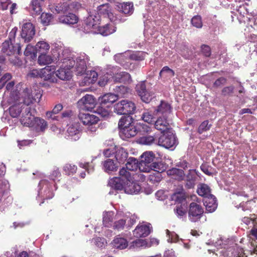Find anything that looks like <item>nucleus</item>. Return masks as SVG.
Returning <instances> with one entry per match:
<instances>
[{"instance_id": "nucleus-1", "label": "nucleus", "mask_w": 257, "mask_h": 257, "mask_svg": "<svg viewBox=\"0 0 257 257\" xmlns=\"http://www.w3.org/2000/svg\"><path fill=\"white\" fill-rule=\"evenodd\" d=\"M42 96L40 92H36L34 96L31 90L25 88L23 91V102L16 103L9 108V113L13 117H17L22 110H24L27 105H31L34 101H39Z\"/></svg>"}, {"instance_id": "nucleus-2", "label": "nucleus", "mask_w": 257, "mask_h": 257, "mask_svg": "<svg viewBox=\"0 0 257 257\" xmlns=\"http://www.w3.org/2000/svg\"><path fill=\"white\" fill-rule=\"evenodd\" d=\"M16 33V31L13 29L9 34L8 39L6 40L2 44L1 52L7 56L22 54L21 44L15 43Z\"/></svg>"}, {"instance_id": "nucleus-3", "label": "nucleus", "mask_w": 257, "mask_h": 257, "mask_svg": "<svg viewBox=\"0 0 257 257\" xmlns=\"http://www.w3.org/2000/svg\"><path fill=\"white\" fill-rule=\"evenodd\" d=\"M151 131L150 127L147 124L141 123L133 122L131 125L127 126L119 131L120 137L125 140L136 136L139 133H148Z\"/></svg>"}, {"instance_id": "nucleus-4", "label": "nucleus", "mask_w": 257, "mask_h": 257, "mask_svg": "<svg viewBox=\"0 0 257 257\" xmlns=\"http://www.w3.org/2000/svg\"><path fill=\"white\" fill-rule=\"evenodd\" d=\"M78 118L84 125L88 126V132L91 134L96 132L97 130L96 125L99 121L98 117L89 113L80 112L78 114Z\"/></svg>"}, {"instance_id": "nucleus-5", "label": "nucleus", "mask_w": 257, "mask_h": 257, "mask_svg": "<svg viewBox=\"0 0 257 257\" xmlns=\"http://www.w3.org/2000/svg\"><path fill=\"white\" fill-rule=\"evenodd\" d=\"M136 109L135 103L127 100H122L114 106V111L120 115H130L135 113Z\"/></svg>"}, {"instance_id": "nucleus-6", "label": "nucleus", "mask_w": 257, "mask_h": 257, "mask_svg": "<svg viewBox=\"0 0 257 257\" xmlns=\"http://www.w3.org/2000/svg\"><path fill=\"white\" fill-rule=\"evenodd\" d=\"M204 213V208L200 204L192 202L188 208V218L193 222H196L200 220Z\"/></svg>"}, {"instance_id": "nucleus-7", "label": "nucleus", "mask_w": 257, "mask_h": 257, "mask_svg": "<svg viewBox=\"0 0 257 257\" xmlns=\"http://www.w3.org/2000/svg\"><path fill=\"white\" fill-rule=\"evenodd\" d=\"M101 22V19L96 13L90 14L84 21L83 29L87 33L95 32V30L97 29Z\"/></svg>"}, {"instance_id": "nucleus-8", "label": "nucleus", "mask_w": 257, "mask_h": 257, "mask_svg": "<svg viewBox=\"0 0 257 257\" xmlns=\"http://www.w3.org/2000/svg\"><path fill=\"white\" fill-rule=\"evenodd\" d=\"M160 146L169 149L175 147L177 144V138L175 135L170 132L163 134L157 141Z\"/></svg>"}, {"instance_id": "nucleus-9", "label": "nucleus", "mask_w": 257, "mask_h": 257, "mask_svg": "<svg viewBox=\"0 0 257 257\" xmlns=\"http://www.w3.org/2000/svg\"><path fill=\"white\" fill-rule=\"evenodd\" d=\"M142 160L139 164V170L143 172H150L151 168L150 164L155 158V155L152 152H144L141 156Z\"/></svg>"}, {"instance_id": "nucleus-10", "label": "nucleus", "mask_w": 257, "mask_h": 257, "mask_svg": "<svg viewBox=\"0 0 257 257\" xmlns=\"http://www.w3.org/2000/svg\"><path fill=\"white\" fill-rule=\"evenodd\" d=\"M111 11L112 9L109 4H102L97 7L96 15L100 17L101 21L109 20L111 22H114L116 19Z\"/></svg>"}, {"instance_id": "nucleus-11", "label": "nucleus", "mask_w": 257, "mask_h": 257, "mask_svg": "<svg viewBox=\"0 0 257 257\" xmlns=\"http://www.w3.org/2000/svg\"><path fill=\"white\" fill-rule=\"evenodd\" d=\"M35 28L32 23L28 22L23 25L21 36L24 42H31L35 35Z\"/></svg>"}, {"instance_id": "nucleus-12", "label": "nucleus", "mask_w": 257, "mask_h": 257, "mask_svg": "<svg viewBox=\"0 0 257 257\" xmlns=\"http://www.w3.org/2000/svg\"><path fill=\"white\" fill-rule=\"evenodd\" d=\"M35 118L34 115L32 114V108L30 105H27L22 113L20 122L24 126L31 127L33 124V120Z\"/></svg>"}, {"instance_id": "nucleus-13", "label": "nucleus", "mask_w": 257, "mask_h": 257, "mask_svg": "<svg viewBox=\"0 0 257 257\" xmlns=\"http://www.w3.org/2000/svg\"><path fill=\"white\" fill-rule=\"evenodd\" d=\"M56 67L54 65H47L45 68L40 69L41 78L45 80L49 81L51 82L56 81V78L55 77Z\"/></svg>"}, {"instance_id": "nucleus-14", "label": "nucleus", "mask_w": 257, "mask_h": 257, "mask_svg": "<svg viewBox=\"0 0 257 257\" xmlns=\"http://www.w3.org/2000/svg\"><path fill=\"white\" fill-rule=\"evenodd\" d=\"M42 189H44L43 197L44 200L50 199L54 196L52 185L47 180H41L39 184Z\"/></svg>"}, {"instance_id": "nucleus-15", "label": "nucleus", "mask_w": 257, "mask_h": 257, "mask_svg": "<svg viewBox=\"0 0 257 257\" xmlns=\"http://www.w3.org/2000/svg\"><path fill=\"white\" fill-rule=\"evenodd\" d=\"M78 103L83 105V109L91 111L95 107L96 100L92 95L86 94L78 101Z\"/></svg>"}, {"instance_id": "nucleus-16", "label": "nucleus", "mask_w": 257, "mask_h": 257, "mask_svg": "<svg viewBox=\"0 0 257 257\" xmlns=\"http://www.w3.org/2000/svg\"><path fill=\"white\" fill-rule=\"evenodd\" d=\"M155 127L161 131V133H164L165 131L170 129V125L167 119V117L163 116L158 118L155 123Z\"/></svg>"}, {"instance_id": "nucleus-17", "label": "nucleus", "mask_w": 257, "mask_h": 257, "mask_svg": "<svg viewBox=\"0 0 257 257\" xmlns=\"http://www.w3.org/2000/svg\"><path fill=\"white\" fill-rule=\"evenodd\" d=\"M186 198V192L182 187L177 189L171 196L172 200L178 203H182L185 201Z\"/></svg>"}, {"instance_id": "nucleus-18", "label": "nucleus", "mask_w": 257, "mask_h": 257, "mask_svg": "<svg viewBox=\"0 0 257 257\" xmlns=\"http://www.w3.org/2000/svg\"><path fill=\"white\" fill-rule=\"evenodd\" d=\"M150 233L149 227L146 225H138L133 231L134 236L137 238L146 237Z\"/></svg>"}, {"instance_id": "nucleus-19", "label": "nucleus", "mask_w": 257, "mask_h": 257, "mask_svg": "<svg viewBox=\"0 0 257 257\" xmlns=\"http://www.w3.org/2000/svg\"><path fill=\"white\" fill-rule=\"evenodd\" d=\"M78 18L73 13H68L59 17V21L67 25H73L77 23Z\"/></svg>"}, {"instance_id": "nucleus-20", "label": "nucleus", "mask_w": 257, "mask_h": 257, "mask_svg": "<svg viewBox=\"0 0 257 257\" xmlns=\"http://www.w3.org/2000/svg\"><path fill=\"white\" fill-rule=\"evenodd\" d=\"M197 179V173L195 170H189L186 176V187L188 188H193L195 185Z\"/></svg>"}, {"instance_id": "nucleus-21", "label": "nucleus", "mask_w": 257, "mask_h": 257, "mask_svg": "<svg viewBox=\"0 0 257 257\" xmlns=\"http://www.w3.org/2000/svg\"><path fill=\"white\" fill-rule=\"evenodd\" d=\"M116 28L110 24H106L103 26H99L97 33L103 36H108L115 32Z\"/></svg>"}, {"instance_id": "nucleus-22", "label": "nucleus", "mask_w": 257, "mask_h": 257, "mask_svg": "<svg viewBox=\"0 0 257 257\" xmlns=\"http://www.w3.org/2000/svg\"><path fill=\"white\" fill-rule=\"evenodd\" d=\"M172 110L171 105L165 101H161L159 105L158 106L156 111L157 113L162 114L163 116L167 117Z\"/></svg>"}, {"instance_id": "nucleus-23", "label": "nucleus", "mask_w": 257, "mask_h": 257, "mask_svg": "<svg viewBox=\"0 0 257 257\" xmlns=\"http://www.w3.org/2000/svg\"><path fill=\"white\" fill-rule=\"evenodd\" d=\"M141 189V186L137 183L132 181L126 182L124 187V191L127 194H137Z\"/></svg>"}, {"instance_id": "nucleus-24", "label": "nucleus", "mask_w": 257, "mask_h": 257, "mask_svg": "<svg viewBox=\"0 0 257 257\" xmlns=\"http://www.w3.org/2000/svg\"><path fill=\"white\" fill-rule=\"evenodd\" d=\"M115 82L129 83L132 81L131 75L126 72H120L115 74L113 77Z\"/></svg>"}, {"instance_id": "nucleus-25", "label": "nucleus", "mask_w": 257, "mask_h": 257, "mask_svg": "<svg viewBox=\"0 0 257 257\" xmlns=\"http://www.w3.org/2000/svg\"><path fill=\"white\" fill-rule=\"evenodd\" d=\"M31 127H34L37 131L44 132L48 127V124L44 119L35 117L33 120V124Z\"/></svg>"}, {"instance_id": "nucleus-26", "label": "nucleus", "mask_w": 257, "mask_h": 257, "mask_svg": "<svg viewBox=\"0 0 257 257\" xmlns=\"http://www.w3.org/2000/svg\"><path fill=\"white\" fill-rule=\"evenodd\" d=\"M197 192L198 194L207 199L211 197V199L214 197V195L211 194V189L210 187L206 184H201L198 187Z\"/></svg>"}, {"instance_id": "nucleus-27", "label": "nucleus", "mask_w": 257, "mask_h": 257, "mask_svg": "<svg viewBox=\"0 0 257 257\" xmlns=\"http://www.w3.org/2000/svg\"><path fill=\"white\" fill-rule=\"evenodd\" d=\"M128 155L125 149L119 148L115 151V158L119 164H123L128 159Z\"/></svg>"}, {"instance_id": "nucleus-28", "label": "nucleus", "mask_w": 257, "mask_h": 257, "mask_svg": "<svg viewBox=\"0 0 257 257\" xmlns=\"http://www.w3.org/2000/svg\"><path fill=\"white\" fill-rule=\"evenodd\" d=\"M126 182L121 179V178L114 177L109 181L110 186L116 190H124Z\"/></svg>"}, {"instance_id": "nucleus-29", "label": "nucleus", "mask_w": 257, "mask_h": 257, "mask_svg": "<svg viewBox=\"0 0 257 257\" xmlns=\"http://www.w3.org/2000/svg\"><path fill=\"white\" fill-rule=\"evenodd\" d=\"M117 168L118 166L112 159H107L103 163V168L104 171L108 173L116 171Z\"/></svg>"}, {"instance_id": "nucleus-30", "label": "nucleus", "mask_w": 257, "mask_h": 257, "mask_svg": "<svg viewBox=\"0 0 257 257\" xmlns=\"http://www.w3.org/2000/svg\"><path fill=\"white\" fill-rule=\"evenodd\" d=\"M175 75V72L168 66H164L159 73V77L164 80H170Z\"/></svg>"}, {"instance_id": "nucleus-31", "label": "nucleus", "mask_w": 257, "mask_h": 257, "mask_svg": "<svg viewBox=\"0 0 257 257\" xmlns=\"http://www.w3.org/2000/svg\"><path fill=\"white\" fill-rule=\"evenodd\" d=\"M117 98L116 95L113 93L105 94L101 97V104L107 105V106H109L114 102Z\"/></svg>"}, {"instance_id": "nucleus-32", "label": "nucleus", "mask_w": 257, "mask_h": 257, "mask_svg": "<svg viewBox=\"0 0 257 257\" xmlns=\"http://www.w3.org/2000/svg\"><path fill=\"white\" fill-rule=\"evenodd\" d=\"M117 7L119 11L124 14L131 15L133 12V4L131 3L119 4Z\"/></svg>"}, {"instance_id": "nucleus-33", "label": "nucleus", "mask_w": 257, "mask_h": 257, "mask_svg": "<svg viewBox=\"0 0 257 257\" xmlns=\"http://www.w3.org/2000/svg\"><path fill=\"white\" fill-rule=\"evenodd\" d=\"M133 120L132 117L130 115H124V116H122L118 123V128L120 131H121L122 128L127 127V126L133 123L134 122Z\"/></svg>"}, {"instance_id": "nucleus-34", "label": "nucleus", "mask_w": 257, "mask_h": 257, "mask_svg": "<svg viewBox=\"0 0 257 257\" xmlns=\"http://www.w3.org/2000/svg\"><path fill=\"white\" fill-rule=\"evenodd\" d=\"M49 45L44 41H40L37 43L35 46V51L39 54L47 53L49 50Z\"/></svg>"}, {"instance_id": "nucleus-35", "label": "nucleus", "mask_w": 257, "mask_h": 257, "mask_svg": "<svg viewBox=\"0 0 257 257\" xmlns=\"http://www.w3.org/2000/svg\"><path fill=\"white\" fill-rule=\"evenodd\" d=\"M205 206L207 211L209 212H212L215 210L217 207V204L216 203V200L214 196L212 199L209 197L205 200Z\"/></svg>"}, {"instance_id": "nucleus-36", "label": "nucleus", "mask_w": 257, "mask_h": 257, "mask_svg": "<svg viewBox=\"0 0 257 257\" xmlns=\"http://www.w3.org/2000/svg\"><path fill=\"white\" fill-rule=\"evenodd\" d=\"M81 7V4L77 2H73L70 4L63 3L62 7V11H76Z\"/></svg>"}, {"instance_id": "nucleus-37", "label": "nucleus", "mask_w": 257, "mask_h": 257, "mask_svg": "<svg viewBox=\"0 0 257 257\" xmlns=\"http://www.w3.org/2000/svg\"><path fill=\"white\" fill-rule=\"evenodd\" d=\"M125 166L127 170L131 171H136L138 168L139 169V164H138V160L133 157L128 158Z\"/></svg>"}, {"instance_id": "nucleus-38", "label": "nucleus", "mask_w": 257, "mask_h": 257, "mask_svg": "<svg viewBox=\"0 0 257 257\" xmlns=\"http://www.w3.org/2000/svg\"><path fill=\"white\" fill-rule=\"evenodd\" d=\"M113 244L117 248L124 249L127 246L128 243L126 239L123 237H116L113 240Z\"/></svg>"}, {"instance_id": "nucleus-39", "label": "nucleus", "mask_w": 257, "mask_h": 257, "mask_svg": "<svg viewBox=\"0 0 257 257\" xmlns=\"http://www.w3.org/2000/svg\"><path fill=\"white\" fill-rule=\"evenodd\" d=\"M128 171L126 168H122L119 172V177L118 178H121V179L125 182L132 181V174Z\"/></svg>"}, {"instance_id": "nucleus-40", "label": "nucleus", "mask_w": 257, "mask_h": 257, "mask_svg": "<svg viewBox=\"0 0 257 257\" xmlns=\"http://www.w3.org/2000/svg\"><path fill=\"white\" fill-rule=\"evenodd\" d=\"M237 11L243 17L249 14L251 15L252 13L250 11V6L246 3L240 5L237 9Z\"/></svg>"}, {"instance_id": "nucleus-41", "label": "nucleus", "mask_w": 257, "mask_h": 257, "mask_svg": "<svg viewBox=\"0 0 257 257\" xmlns=\"http://www.w3.org/2000/svg\"><path fill=\"white\" fill-rule=\"evenodd\" d=\"M77 167L76 165L67 163L63 167V170L65 175L71 176L74 175L77 171Z\"/></svg>"}, {"instance_id": "nucleus-42", "label": "nucleus", "mask_w": 257, "mask_h": 257, "mask_svg": "<svg viewBox=\"0 0 257 257\" xmlns=\"http://www.w3.org/2000/svg\"><path fill=\"white\" fill-rule=\"evenodd\" d=\"M63 105L61 103L56 104L53 110L51 111H47L46 113V116L49 118H52L53 120H56L57 116H53V114L58 113L63 109Z\"/></svg>"}, {"instance_id": "nucleus-43", "label": "nucleus", "mask_w": 257, "mask_h": 257, "mask_svg": "<svg viewBox=\"0 0 257 257\" xmlns=\"http://www.w3.org/2000/svg\"><path fill=\"white\" fill-rule=\"evenodd\" d=\"M44 0H32L31 7L32 11L35 14H40L42 11V3Z\"/></svg>"}, {"instance_id": "nucleus-44", "label": "nucleus", "mask_w": 257, "mask_h": 257, "mask_svg": "<svg viewBox=\"0 0 257 257\" xmlns=\"http://www.w3.org/2000/svg\"><path fill=\"white\" fill-rule=\"evenodd\" d=\"M52 61V57L47 55L46 53L40 54L38 59V62L41 65H48L51 63Z\"/></svg>"}, {"instance_id": "nucleus-45", "label": "nucleus", "mask_w": 257, "mask_h": 257, "mask_svg": "<svg viewBox=\"0 0 257 257\" xmlns=\"http://www.w3.org/2000/svg\"><path fill=\"white\" fill-rule=\"evenodd\" d=\"M157 141L156 138L153 136H143L139 139V142L142 145H151Z\"/></svg>"}, {"instance_id": "nucleus-46", "label": "nucleus", "mask_w": 257, "mask_h": 257, "mask_svg": "<svg viewBox=\"0 0 257 257\" xmlns=\"http://www.w3.org/2000/svg\"><path fill=\"white\" fill-rule=\"evenodd\" d=\"M151 171L162 173L166 170L165 165L161 162H153L150 164Z\"/></svg>"}, {"instance_id": "nucleus-47", "label": "nucleus", "mask_w": 257, "mask_h": 257, "mask_svg": "<svg viewBox=\"0 0 257 257\" xmlns=\"http://www.w3.org/2000/svg\"><path fill=\"white\" fill-rule=\"evenodd\" d=\"M113 214L111 212H106L103 215V224L107 227H110L112 225Z\"/></svg>"}, {"instance_id": "nucleus-48", "label": "nucleus", "mask_w": 257, "mask_h": 257, "mask_svg": "<svg viewBox=\"0 0 257 257\" xmlns=\"http://www.w3.org/2000/svg\"><path fill=\"white\" fill-rule=\"evenodd\" d=\"M57 76L61 80H68L69 79L70 74L68 71H66L64 68H61L55 72V77Z\"/></svg>"}, {"instance_id": "nucleus-49", "label": "nucleus", "mask_w": 257, "mask_h": 257, "mask_svg": "<svg viewBox=\"0 0 257 257\" xmlns=\"http://www.w3.org/2000/svg\"><path fill=\"white\" fill-rule=\"evenodd\" d=\"M113 90L116 93L117 97L120 96H123L128 92V88L124 85L115 86L113 88Z\"/></svg>"}, {"instance_id": "nucleus-50", "label": "nucleus", "mask_w": 257, "mask_h": 257, "mask_svg": "<svg viewBox=\"0 0 257 257\" xmlns=\"http://www.w3.org/2000/svg\"><path fill=\"white\" fill-rule=\"evenodd\" d=\"M19 54H12V55H9V60L11 64L15 66H20L23 64V61L18 56Z\"/></svg>"}, {"instance_id": "nucleus-51", "label": "nucleus", "mask_w": 257, "mask_h": 257, "mask_svg": "<svg viewBox=\"0 0 257 257\" xmlns=\"http://www.w3.org/2000/svg\"><path fill=\"white\" fill-rule=\"evenodd\" d=\"M41 23L45 26L50 24L53 19V15L49 13H43L40 17Z\"/></svg>"}, {"instance_id": "nucleus-52", "label": "nucleus", "mask_w": 257, "mask_h": 257, "mask_svg": "<svg viewBox=\"0 0 257 257\" xmlns=\"http://www.w3.org/2000/svg\"><path fill=\"white\" fill-rule=\"evenodd\" d=\"M162 178L161 173L153 171V172L149 175V180L151 183L155 184L160 182L162 180Z\"/></svg>"}, {"instance_id": "nucleus-53", "label": "nucleus", "mask_w": 257, "mask_h": 257, "mask_svg": "<svg viewBox=\"0 0 257 257\" xmlns=\"http://www.w3.org/2000/svg\"><path fill=\"white\" fill-rule=\"evenodd\" d=\"M211 126V124L209 123L208 120H205L203 121L199 126L197 132L199 134H202L203 132L209 130Z\"/></svg>"}, {"instance_id": "nucleus-54", "label": "nucleus", "mask_w": 257, "mask_h": 257, "mask_svg": "<svg viewBox=\"0 0 257 257\" xmlns=\"http://www.w3.org/2000/svg\"><path fill=\"white\" fill-rule=\"evenodd\" d=\"M192 25L197 28H201L203 26L201 17L199 15L194 16L191 21Z\"/></svg>"}, {"instance_id": "nucleus-55", "label": "nucleus", "mask_w": 257, "mask_h": 257, "mask_svg": "<svg viewBox=\"0 0 257 257\" xmlns=\"http://www.w3.org/2000/svg\"><path fill=\"white\" fill-rule=\"evenodd\" d=\"M145 57V53L141 51H137L130 56V59L134 61H142L144 60Z\"/></svg>"}, {"instance_id": "nucleus-56", "label": "nucleus", "mask_w": 257, "mask_h": 257, "mask_svg": "<svg viewBox=\"0 0 257 257\" xmlns=\"http://www.w3.org/2000/svg\"><path fill=\"white\" fill-rule=\"evenodd\" d=\"M126 223V220L124 219H120L114 222L112 225L113 228L114 230H121L124 228V225Z\"/></svg>"}, {"instance_id": "nucleus-57", "label": "nucleus", "mask_w": 257, "mask_h": 257, "mask_svg": "<svg viewBox=\"0 0 257 257\" xmlns=\"http://www.w3.org/2000/svg\"><path fill=\"white\" fill-rule=\"evenodd\" d=\"M140 96L144 102L149 103L154 97V93L147 90L146 92L140 94Z\"/></svg>"}, {"instance_id": "nucleus-58", "label": "nucleus", "mask_w": 257, "mask_h": 257, "mask_svg": "<svg viewBox=\"0 0 257 257\" xmlns=\"http://www.w3.org/2000/svg\"><path fill=\"white\" fill-rule=\"evenodd\" d=\"M136 90L138 94L140 96V94L146 92L148 90L146 88V86L145 81H141L139 82L136 87Z\"/></svg>"}, {"instance_id": "nucleus-59", "label": "nucleus", "mask_w": 257, "mask_h": 257, "mask_svg": "<svg viewBox=\"0 0 257 257\" xmlns=\"http://www.w3.org/2000/svg\"><path fill=\"white\" fill-rule=\"evenodd\" d=\"M202 54L206 57H209L211 54V48L209 46L203 44L201 46Z\"/></svg>"}, {"instance_id": "nucleus-60", "label": "nucleus", "mask_w": 257, "mask_h": 257, "mask_svg": "<svg viewBox=\"0 0 257 257\" xmlns=\"http://www.w3.org/2000/svg\"><path fill=\"white\" fill-rule=\"evenodd\" d=\"M201 171L206 175L208 176H212V168L206 164H203L200 166Z\"/></svg>"}, {"instance_id": "nucleus-61", "label": "nucleus", "mask_w": 257, "mask_h": 257, "mask_svg": "<svg viewBox=\"0 0 257 257\" xmlns=\"http://www.w3.org/2000/svg\"><path fill=\"white\" fill-rule=\"evenodd\" d=\"M35 48H34L33 46L30 44H28L24 52V55L26 56H30L31 57H32L33 55H35Z\"/></svg>"}, {"instance_id": "nucleus-62", "label": "nucleus", "mask_w": 257, "mask_h": 257, "mask_svg": "<svg viewBox=\"0 0 257 257\" xmlns=\"http://www.w3.org/2000/svg\"><path fill=\"white\" fill-rule=\"evenodd\" d=\"M174 212L179 217H182L186 214V210L181 205L177 206L174 209Z\"/></svg>"}, {"instance_id": "nucleus-63", "label": "nucleus", "mask_w": 257, "mask_h": 257, "mask_svg": "<svg viewBox=\"0 0 257 257\" xmlns=\"http://www.w3.org/2000/svg\"><path fill=\"white\" fill-rule=\"evenodd\" d=\"M234 89L233 86L224 87L221 90V94L224 96L230 95L233 93Z\"/></svg>"}, {"instance_id": "nucleus-64", "label": "nucleus", "mask_w": 257, "mask_h": 257, "mask_svg": "<svg viewBox=\"0 0 257 257\" xmlns=\"http://www.w3.org/2000/svg\"><path fill=\"white\" fill-rule=\"evenodd\" d=\"M147 244L146 240L143 239H137L133 242V246L136 247L146 246Z\"/></svg>"}]
</instances>
